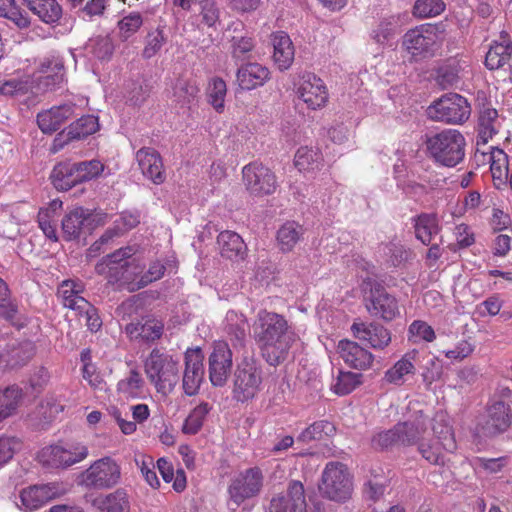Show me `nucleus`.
<instances>
[{"label": "nucleus", "mask_w": 512, "mask_h": 512, "mask_svg": "<svg viewBox=\"0 0 512 512\" xmlns=\"http://www.w3.org/2000/svg\"><path fill=\"white\" fill-rule=\"evenodd\" d=\"M254 336L266 362L271 366L283 363L296 341V334L280 314L260 310L254 323Z\"/></svg>", "instance_id": "f257e3e1"}, {"label": "nucleus", "mask_w": 512, "mask_h": 512, "mask_svg": "<svg viewBox=\"0 0 512 512\" xmlns=\"http://www.w3.org/2000/svg\"><path fill=\"white\" fill-rule=\"evenodd\" d=\"M424 143L428 156L439 166L453 168L464 160L466 139L459 130L447 128L426 135Z\"/></svg>", "instance_id": "f03ea898"}, {"label": "nucleus", "mask_w": 512, "mask_h": 512, "mask_svg": "<svg viewBox=\"0 0 512 512\" xmlns=\"http://www.w3.org/2000/svg\"><path fill=\"white\" fill-rule=\"evenodd\" d=\"M145 373L158 393L170 394L179 381V359L158 349L151 351L144 363Z\"/></svg>", "instance_id": "7ed1b4c3"}, {"label": "nucleus", "mask_w": 512, "mask_h": 512, "mask_svg": "<svg viewBox=\"0 0 512 512\" xmlns=\"http://www.w3.org/2000/svg\"><path fill=\"white\" fill-rule=\"evenodd\" d=\"M512 391L507 387L500 388L490 399L486 414L479 421L483 434L487 436L504 432L512 422Z\"/></svg>", "instance_id": "20e7f679"}, {"label": "nucleus", "mask_w": 512, "mask_h": 512, "mask_svg": "<svg viewBox=\"0 0 512 512\" xmlns=\"http://www.w3.org/2000/svg\"><path fill=\"white\" fill-rule=\"evenodd\" d=\"M471 114L467 99L457 93H447L433 101L427 108L429 119L451 125L465 123Z\"/></svg>", "instance_id": "39448f33"}, {"label": "nucleus", "mask_w": 512, "mask_h": 512, "mask_svg": "<svg viewBox=\"0 0 512 512\" xmlns=\"http://www.w3.org/2000/svg\"><path fill=\"white\" fill-rule=\"evenodd\" d=\"M441 41V31L434 24L426 23L408 30L402 37V48L414 59L430 57Z\"/></svg>", "instance_id": "423d86ee"}, {"label": "nucleus", "mask_w": 512, "mask_h": 512, "mask_svg": "<svg viewBox=\"0 0 512 512\" xmlns=\"http://www.w3.org/2000/svg\"><path fill=\"white\" fill-rule=\"evenodd\" d=\"M320 491L324 497L335 502H345L353 491L352 477L343 463L329 462L322 473Z\"/></svg>", "instance_id": "0eeeda50"}, {"label": "nucleus", "mask_w": 512, "mask_h": 512, "mask_svg": "<svg viewBox=\"0 0 512 512\" xmlns=\"http://www.w3.org/2000/svg\"><path fill=\"white\" fill-rule=\"evenodd\" d=\"M261 384V367L253 358L244 357L233 374V398L238 402L251 400L259 392Z\"/></svg>", "instance_id": "6e6552de"}, {"label": "nucleus", "mask_w": 512, "mask_h": 512, "mask_svg": "<svg viewBox=\"0 0 512 512\" xmlns=\"http://www.w3.org/2000/svg\"><path fill=\"white\" fill-rule=\"evenodd\" d=\"M121 480V467L111 457L94 461L80 476V483L89 489H111Z\"/></svg>", "instance_id": "1a4fd4ad"}, {"label": "nucleus", "mask_w": 512, "mask_h": 512, "mask_svg": "<svg viewBox=\"0 0 512 512\" xmlns=\"http://www.w3.org/2000/svg\"><path fill=\"white\" fill-rule=\"evenodd\" d=\"M136 250L134 247H122L115 252L103 257L95 266V271L99 275H104L109 283L119 281H130L134 272L130 270L134 267L132 256Z\"/></svg>", "instance_id": "9d476101"}, {"label": "nucleus", "mask_w": 512, "mask_h": 512, "mask_svg": "<svg viewBox=\"0 0 512 512\" xmlns=\"http://www.w3.org/2000/svg\"><path fill=\"white\" fill-rule=\"evenodd\" d=\"M88 456V449L80 443L67 447L62 445H50L42 448L37 459L47 469L67 468L81 462Z\"/></svg>", "instance_id": "9b49d317"}, {"label": "nucleus", "mask_w": 512, "mask_h": 512, "mask_svg": "<svg viewBox=\"0 0 512 512\" xmlns=\"http://www.w3.org/2000/svg\"><path fill=\"white\" fill-rule=\"evenodd\" d=\"M263 474L260 468L252 467L239 473L229 485L230 500L239 506L245 500L257 496L263 486Z\"/></svg>", "instance_id": "f8f14e48"}, {"label": "nucleus", "mask_w": 512, "mask_h": 512, "mask_svg": "<svg viewBox=\"0 0 512 512\" xmlns=\"http://www.w3.org/2000/svg\"><path fill=\"white\" fill-rule=\"evenodd\" d=\"M65 492V488L58 483L29 486L20 491L16 505L23 512H34Z\"/></svg>", "instance_id": "ddd939ff"}, {"label": "nucleus", "mask_w": 512, "mask_h": 512, "mask_svg": "<svg viewBox=\"0 0 512 512\" xmlns=\"http://www.w3.org/2000/svg\"><path fill=\"white\" fill-rule=\"evenodd\" d=\"M243 183L251 195L264 196L275 192L277 181L274 173L261 163L253 162L242 169Z\"/></svg>", "instance_id": "4468645a"}, {"label": "nucleus", "mask_w": 512, "mask_h": 512, "mask_svg": "<svg viewBox=\"0 0 512 512\" xmlns=\"http://www.w3.org/2000/svg\"><path fill=\"white\" fill-rule=\"evenodd\" d=\"M232 351L225 341H216L209 356V379L213 386L226 384L232 368Z\"/></svg>", "instance_id": "2eb2a0df"}, {"label": "nucleus", "mask_w": 512, "mask_h": 512, "mask_svg": "<svg viewBox=\"0 0 512 512\" xmlns=\"http://www.w3.org/2000/svg\"><path fill=\"white\" fill-rule=\"evenodd\" d=\"M306 507L303 484L292 480L284 493L277 494L271 499L269 512H307Z\"/></svg>", "instance_id": "dca6fc26"}, {"label": "nucleus", "mask_w": 512, "mask_h": 512, "mask_svg": "<svg viewBox=\"0 0 512 512\" xmlns=\"http://www.w3.org/2000/svg\"><path fill=\"white\" fill-rule=\"evenodd\" d=\"M297 95L308 108L313 110L324 107L328 101V91L324 82L312 73L302 75Z\"/></svg>", "instance_id": "f3484780"}, {"label": "nucleus", "mask_w": 512, "mask_h": 512, "mask_svg": "<svg viewBox=\"0 0 512 512\" xmlns=\"http://www.w3.org/2000/svg\"><path fill=\"white\" fill-rule=\"evenodd\" d=\"M353 336L374 349H384L391 342L388 329L378 323L354 321L351 326Z\"/></svg>", "instance_id": "a211bd4d"}, {"label": "nucleus", "mask_w": 512, "mask_h": 512, "mask_svg": "<svg viewBox=\"0 0 512 512\" xmlns=\"http://www.w3.org/2000/svg\"><path fill=\"white\" fill-rule=\"evenodd\" d=\"M204 379L203 356L199 350L187 352L182 386L186 395L193 396L199 391Z\"/></svg>", "instance_id": "6ab92c4d"}, {"label": "nucleus", "mask_w": 512, "mask_h": 512, "mask_svg": "<svg viewBox=\"0 0 512 512\" xmlns=\"http://www.w3.org/2000/svg\"><path fill=\"white\" fill-rule=\"evenodd\" d=\"M366 308L372 316L380 317L385 321H391L399 314L396 298L382 288L371 291Z\"/></svg>", "instance_id": "aec40b11"}, {"label": "nucleus", "mask_w": 512, "mask_h": 512, "mask_svg": "<svg viewBox=\"0 0 512 512\" xmlns=\"http://www.w3.org/2000/svg\"><path fill=\"white\" fill-rule=\"evenodd\" d=\"M428 423L429 417L421 410L416 411L410 419L397 423L400 444L409 446L419 443L427 431Z\"/></svg>", "instance_id": "412c9836"}, {"label": "nucleus", "mask_w": 512, "mask_h": 512, "mask_svg": "<svg viewBox=\"0 0 512 512\" xmlns=\"http://www.w3.org/2000/svg\"><path fill=\"white\" fill-rule=\"evenodd\" d=\"M136 159L145 177L155 184L165 181V172L160 154L153 148L144 147L137 151Z\"/></svg>", "instance_id": "4be33fe9"}, {"label": "nucleus", "mask_w": 512, "mask_h": 512, "mask_svg": "<svg viewBox=\"0 0 512 512\" xmlns=\"http://www.w3.org/2000/svg\"><path fill=\"white\" fill-rule=\"evenodd\" d=\"M74 104L65 103L54 106L37 115V123L43 133L51 134L58 129L74 114Z\"/></svg>", "instance_id": "5701e85b"}, {"label": "nucleus", "mask_w": 512, "mask_h": 512, "mask_svg": "<svg viewBox=\"0 0 512 512\" xmlns=\"http://www.w3.org/2000/svg\"><path fill=\"white\" fill-rule=\"evenodd\" d=\"M502 122L496 109L483 106L479 111L477 125V151L480 145H486L501 128Z\"/></svg>", "instance_id": "b1692460"}, {"label": "nucleus", "mask_w": 512, "mask_h": 512, "mask_svg": "<svg viewBox=\"0 0 512 512\" xmlns=\"http://www.w3.org/2000/svg\"><path fill=\"white\" fill-rule=\"evenodd\" d=\"M338 349L344 362L354 369L365 370L373 362L372 353L354 341L341 340L338 344Z\"/></svg>", "instance_id": "393cba45"}, {"label": "nucleus", "mask_w": 512, "mask_h": 512, "mask_svg": "<svg viewBox=\"0 0 512 512\" xmlns=\"http://www.w3.org/2000/svg\"><path fill=\"white\" fill-rule=\"evenodd\" d=\"M92 216L88 210L82 207H76L65 214L61 222L64 239L66 241L79 239L88 228Z\"/></svg>", "instance_id": "a878e982"}, {"label": "nucleus", "mask_w": 512, "mask_h": 512, "mask_svg": "<svg viewBox=\"0 0 512 512\" xmlns=\"http://www.w3.org/2000/svg\"><path fill=\"white\" fill-rule=\"evenodd\" d=\"M273 60L279 70H287L294 61L295 50L289 35L283 31L272 34Z\"/></svg>", "instance_id": "bb28decb"}, {"label": "nucleus", "mask_w": 512, "mask_h": 512, "mask_svg": "<svg viewBox=\"0 0 512 512\" xmlns=\"http://www.w3.org/2000/svg\"><path fill=\"white\" fill-rule=\"evenodd\" d=\"M236 76L242 89L252 90L266 83L270 78V71L261 64L247 63L238 69Z\"/></svg>", "instance_id": "cd10ccee"}, {"label": "nucleus", "mask_w": 512, "mask_h": 512, "mask_svg": "<svg viewBox=\"0 0 512 512\" xmlns=\"http://www.w3.org/2000/svg\"><path fill=\"white\" fill-rule=\"evenodd\" d=\"M417 357L418 351L415 349L405 353L400 360L385 372L384 380L390 384L402 385L407 375L415 373L414 363Z\"/></svg>", "instance_id": "c85d7f7f"}, {"label": "nucleus", "mask_w": 512, "mask_h": 512, "mask_svg": "<svg viewBox=\"0 0 512 512\" xmlns=\"http://www.w3.org/2000/svg\"><path fill=\"white\" fill-rule=\"evenodd\" d=\"M220 254L230 260L243 259L246 244L239 234L233 231H222L217 237Z\"/></svg>", "instance_id": "c756f323"}, {"label": "nucleus", "mask_w": 512, "mask_h": 512, "mask_svg": "<svg viewBox=\"0 0 512 512\" xmlns=\"http://www.w3.org/2000/svg\"><path fill=\"white\" fill-rule=\"evenodd\" d=\"M50 178L54 187L60 191H67L81 183L76 164L70 161L58 163Z\"/></svg>", "instance_id": "7c9ffc66"}, {"label": "nucleus", "mask_w": 512, "mask_h": 512, "mask_svg": "<svg viewBox=\"0 0 512 512\" xmlns=\"http://www.w3.org/2000/svg\"><path fill=\"white\" fill-rule=\"evenodd\" d=\"M220 8L214 0H201L199 2V11L192 14V24L198 29L204 30L217 29L220 24Z\"/></svg>", "instance_id": "2f4dec72"}, {"label": "nucleus", "mask_w": 512, "mask_h": 512, "mask_svg": "<svg viewBox=\"0 0 512 512\" xmlns=\"http://www.w3.org/2000/svg\"><path fill=\"white\" fill-rule=\"evenodd\" d=\"M92 505L100 512H130L128 494L124 489L99 495L94 498Z\"/></svg>", "instance_id": "473e14b6"}, {"label": "nucleus", "mask_w": 512, "mask_h": 512, "mask_svg": "<svg viewBox=\"0 0 512 512\" xmlns=\"http://www.w3.org/2000/svg\"><path fill=\"white\" fill-rule=\"evenodd\" d=\"M489 161L495 187L497 189L506 187L508 184V172L511 168L507 154L499 148L491 147Z\"/></svg>", "instance_id": "72a5a7b5"}, {"label": "nucleus", "mask_w": 512, "mask_h": 512, "mask_svg": "<svg viewBox=\"0 0 512 512\" xmlns=\"http://www.w3.org/2000/svg\"><path fill=\"white\" fill-rule=\"evenodd\" d=\"M405 14L390 15L383 18L372 31L373 39L379 44H386L399 33L405 24Z\"/></svg>", "instance_id": "f704fd0d"}, {"label": "nucleus", "mask_w": 512, "mask_h": 512, "mask_svg": "<svg viewBox=\"0 0 512 512\" xmlns=\"http://www.w3.org/2000/svg\"><path fill=\"white\" fill-rule=\"evenodd\" d=\"M130 412L134 421H128L122 416V412L117 408H112L111 416L117 422L121 431L126 434H132L136 431V423H143L149 418L150 410L146 404H137L130 407Z\"/></svg>", "instance_id": "c9c22d12"}, {"label": "nucleus", "mask_w": 512, "mask_h": 512, "mask_svg": "<svg viewBox=\"0 0 512 512\" xmlns=\"http://www.w3.org/2000/svg\"><path fill=\"white\" fill-rule=\"evenodd\" d=\"M83 289L82 283H76L72 280L63 281L58 289V295L62 300V304L66 308L75 311L78 308L89 307V302L80 295Z\"/></svg>", "instance_id": "e433bc0d"}, {"label": "nucleus", "mask_w": 512, "mask_h": 512, "mask_svg": "<svg viewBox=\"0 0 512 512\" xmlns=\"http://www.w3.org/2000/svg\"><path fill=\"white\" fill-rule=\"evenodd\" d=\"M39 72V86L44 90H53L63 81V64L58 59L43 61Z\"/></svg>", "instance_id": "4c0bfd02"}, {"label": "nucleus", "mask_w": 512, "mask_h": 512, "mask_svg": "<svg viewBox=\"0 0 512 512\" xmlns=\"http://www.w3.org/2000/svg\"><path fill=\"white\" fill-rule=\"evenodd\" d=\"M432 430L438 442L445 451L453 452L456 449L454 433L449 419L444 413H437L433 419Z\"/></svg>", "instance_id": "58836bf2"}, {"label": "nucleus", "mask_w": 512, "mask_h": 512, "mask_svg": "<svg viewBox=\"0 0 512 512\" xmlns=\"http://www.w3.org/2000/svg\"><path fill=\"white\" fill-rule=\"evenodd\" d=\"M512 45L506 36L501 35V42H495L485 58V65L490 70L503 67L510 59Z\"/></svg>", "instance_id": "ea45409f"}, {"label": "nucleus", "mask_w": 512, "mask_h": 512, "mask_svg": "<svg viewBox=\"0 0 512 512\" xmlns=\"http://www.w3.org/2000/svg\"><path fill=\"white\" fill-rule=\"evenodd\" d=\"M304 233L303 227L295 221L284 223L277 232V241L282 252H290Z\"/></svg>", "instance_id": "a19ab883"}, {"label": "nucleus", "mask_w": 512, "mask_h": 512, "mask_svg": "<svg viewBox=\"0 0 512 512\" xmlns=\"http://www.w3.org/2000/svg\"><path fill=\"white\" fill-rule=\"evenodd\" d=\"M248 323L246 317L234 310H230L226 313L224 319V331L230 337L231 340L237 341L242 345L245 337Z\"/></svg>", "instance_id": "79ce46f5"}, {"label": "nucleus", "mask_w": 512, "mask_h": 512, "mask_svg": "<svg viewBox=\"0 0 512 512\" xmlns=\"http://www.w3.org/2000/svg\"><path fill=\"white\" fill-rule=\"evenodd\" d=\"M440 232V226L436 215L422 214L415 223V233L417 239L423 244L429 245L433 238Z\"/></svg>", "instance_id": "37998d69"}, {"label": "nucleus", "mask_w": 512, "mask_h": 512, "mask_svg": "<svg viewBox=\"0 0 512 512\" xmlns=\"http://www.w3.org/2000/svg\"><path fill=\"white\" fill-rule=\"evenodd\" d=\"M294 164L301 172H313L322 166V154L312 147H300L295 154Z\"/></svg>", "instance_id": "c03bdc74"}, {"label": "nucleus", "mask_w": 512, "mask_h": 512, "mask_svg": "<svg viewBox=\"0 0 512 512\" xmlns=\"http://www.w3.org/2000/svg\"><path fill=\"white\" fill-rule=\"evenodd\" d=\"M29 7L43 22H57L62 15V8L56 0H31Z\"/></svg>", "instance_id": "a18cd8bd"}, {"label": "nucleus", "mask_w": 512, "mask_h": 512, "mask_svg": "<svg viewBox=\"0 0 512 512\" xmlns=\"http://www.w3.org/2000/svg\"><path fill=\"white\" fill-rule=\"evenodd\" d=\"M199 93V87L194 79L178 78L173 87L174 101L181 105L190 104Z\"/></svg>", "instance_id": "49530a36"}, {"label": "nucleus", "mask_w": 512, "mask_h": 512, "mask_svg": "<svg viewBox=\"0 0 512 512\" xmlns=\"http://www.w3.org/2000/svg\"><path fill=\"white\" fill-rule=\"evenodd\" d=\"M99 128L98 118L86 115L73 122L67 131V139H81L95 133Z\"/></svg>", "instance_id": "de8ad7c7"}, {"label": "nucleus", "mask_w": 512, "mask_h": 512, "mask_svg": "<svg viewBox=\"0 0 512 512\" xmlns=\"http://www.w3.org/2000/svg\"><path fill=\"white\" fill-rule=\"evenodd\" d=\"M34 345L30 341H25L13 346L3 357L11 368H16L25 365L34 355Z\"/></svg>", "instance_id": "09e8293b"}, {"label": "nucleus", "mask_w": 512, "mask_h": 512, "mask_svg": "<svg viewBox=\"0 0 512 512\" xmlns=\"http://www.w3.org/2000/svg\"><path fill=\"white\" fill-rule=\"evenodd\" d=\"M22 398V390L14 385L0 391V410L4 413L5 419L16 413Z\"/></svg>", "instance_id": "8fccbe9b"}, {"label": "nucleus", "mask_w": 512, "mask_h": 512, "mask_svg": "<svg viewBox=\"0 0 512 512\" xmlns=\"http://www.w3.org/2000/svg\"><path fill=\"white\" fill-rule=\"evenodd\" d=\"M254 47L255 42L251 37L233 36L230 39V53L236 62L250 59Z\"/></svg>", "instance_id": "3c124183"}, {"label": "nucleus", "mask_w": 512, "mask_h": 512, "mask_svg": "<svg viewBox=\"0 0 512 512\" xmlns=\"http://www.w3.org/2000/svg\"><path fill=\"white\" fill-rule=\"evenodd\" d=\"M211 406L207 402H202L196 406L186 418L183 425V432L186 434H196L203 426L207 414L210 412Z\"/></svg>", "instance_id": "603ef678"}, {"label": "nucleus", "mask_w": 512, "mask_h": 512, "mask_svg": "<svg viewBox=\"0 0 512 512\" xmlns=\"http://www.w3.org/2000/svg\"><path fill=\"white\" fill-rule=\"evenodd\" d=\"M335 432L334 425L326 420L316 421L307 427L298 436V441L310 442L312 440H319L323 436H330Z\"/></svg>", "instance_id": "864d4df0"}, {"label": "nucleus", "mask_w": 512, "mask_h": 512, "mask_svg": "<svg viewBox=\"0 0 512 512\" xmlns=\"http://www.w3.org/2000/svg\"><path fill=\"white\" fill-rule=\"evenodd\" d=\"M0 17L11 20L20 29L27 28L30 24L27 14L20 11L15 0H0Z\"/></svg>", "instance_id": "5fc2aeb1"}, {"label": "nucleus", "mask_w": 512, "mask_h": 512, "mask_svg": "<svg viewBox=\"0 0 512 512\" xmlns=\"http://www.w3.org/2000/svg\"><path fill=\"white\" fill-rule=\"evenodd\" d=\"M436 338L434 329L425 321L415 320L408 329V340L414 344L432 342Z\"/></svg>", "instance_id": "6e6d98bb"}, {"label": "nucleus", "mask_w": 512, "mask_h": 512, "mask_svg": "<svg viewBox=\"0 0 512 512\" xmlns=\"http://www.w3.org/2000/svg\"><path fill=\"white\" fill-rule=\"evenodd\" d=\"M445 9L442 0H416L413 7V15L419 19L438 16Z\"/></svg>", "instance_id": "4d7b16f0"}, {"label": "nucleus", "mask_w": 512, "mask_h": 512, "mask_svg": "<svg viewBox=\"0 0 512 512\" xmlns=\"http://www.w3.org/2000/svg\"><path fill=\"white\" fill-rule=\"evenodd\" d=\"M226 92V83L221 78H214L209 83L207 89L208 101L218 112L224 108Z\"/></svg>", "instance_id": "13d9d810"}, {"label": "nucleus", "mask_w": 512, "mask_h": 512, "mask_svg": "<svg viewBox=\"0 0 512 512\" xmlns=\"http://www.w3.org/2000/svg\"><path fill=\"white\" fill-rule=\"evenodd\" d=\"M18 314L17 306L10 299V291L7 284L0 279V316L5 320L16 324Z\"/></svg>", "instance_id": "bf43d9fd"}, {"label": "nucleus", "mask_w": 512, "mask_h": 512, "mask_svg": "<svg viewBox=\"0 0 512 512\" xmlns=\"http://www.w3.org/2000/svg\"><path fill=\"white\" fill-rule=\"evenodd\" d=\"M361 383V374L353 372H340L333 384V390L338 395L351 393Z\"/></svg>", "instance_id": "052dcab7"}, {"label": "nucleus", "mask_w": 512, "mask_h": 512, "mask_svg": "<svg viewBox=\"0 0 512 512\" xmlns=\"http://www.w3.org/2000/svg\"><path fill=\"white\" fill-rule=\"evenodd\" d=\"M87 48L100 60L109 59L114 50L112 40L109 36H97L90 39Z\"/></svg>", "instance_id": "680f3d73"}, {"label": "nucleus", "mask_w": 512, "mask_h": 512, "mask_svg": "<svg viewBox=\"0 0 512 512\" xmlns=\"http://www.w3.org/2000/svg\"><path fill=\"white\" fill-rule=\"evenodd\" d=\"M418 451L428 462L432 464H440L443 463V451H445L442 446L432 440V441H424L421 440L418 444Z\"/></svg>", "instance_id": "e2e57ef3"}, {"label": "nucleus", "mask_w": 512, "mask_h": 512, "mask_svg": "<svg viewBox=\"0 0 512 512\" xmlns=\"http://www.w3.org/2000/svg\"><path fill=\"white\" fill-rule=\"evenodd\" d=\"M81 183L97 178L104 171V164L96 159L75 163Z\"/></svg>", "instance_id": "0e129e2a"}, {"label": "nucleus", "mask_w": 512, "mask_h": 512, "mask_svg": "<svg viewBox=\"0 0 512 512\" xmlns=\"http://www.w3.org/2000/svg\"><path fill=\"white\" fill-rule=\"evenodd\" d=\"M142 23V16L138 12L130 13L129 15L123 17L118 22L120 37L123 40H127L141 27Z\"/></svg>", "instance_id": "69168bd1"}, {"label": "nucleus", "mask_w": 512, "mask_h": 512, "mask_svg": "<svg viewBox=\"0 0 512 512\" xmlns=\"http://www.w3.org/2000/svg\"><path fill=\"white\" fill-rule=\"evenodd\" d=\"M21 447V442L13 436H0V468L7 464Z\"/></svg>", "instance_id": "338daca9"}, {"label": "nucleus", "mask_w": 512, "mask_h": 512, "mask_svg": "<svg viewBox=\"0 0 512 512\" xmlns=\"http://www.w3.org/2000/svg\"><path fill=\"white\" fill-rule=\"evenodd\" d=\"M166 42V37L162 30H155L147 35L146 45L143 49L142 55L146 59L155 56L163 47Z\"/></svg>", "instance_id": "774afa93"}]
</instances>
